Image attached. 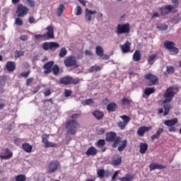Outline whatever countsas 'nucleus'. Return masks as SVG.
Here are the masks:
<instances>
[{
  "label": "nucleus",
  "mask_w": 181,
  "mask_h": 181,
  "mask_svg": "<svg viewBox=\"0 0 181 181\" xmlns=\"http://www.w3.org/2000/svg\"><path fill=\"white\" fill-rule=\"evenodd\" d=\"M67 134L71 135H76L77 133V128H80V124L76 120H69L66 124Z\"/></svg>",
  "instance_id": "1"
},
{
  "label": "nucleus",
  "mask_w": 181,
  "mask_h": 181,
  "mask_svg": "<svg viewBox=\"0 0 181 181\" xmlns=\"http://www.w3.org/2000/svg\"><path fill=\"white\" fill-rule=\"evenodd\" d=\"M131 28L129 23H119L117 25L116 33L117 35H124V33H129Z\"/></svg>",
  "instance_id": "2"
},
{
  "label": "nucleus",
  "mask_w": 181,
  "mask_h": 181,
  "mask_svg": "<svg viewBox=\"0 0 181 181\" xmlns=\"http://www.w3.org/2000/svg\"><path fill=\"white\" fill-rule=\"evenodd\" d=\"M64 64L66 67H73V66H77V61L76 60V57L70 56L66 57L64 61Z\"/></svg>",
  "instance_id": "3"
},
{
  "label": "nucleus",
  "mask_w": 181,
  "mask_h": 181,
  "mask_svg": "<svg viewBox=\"0 0 181 181\" xmlns=\"http://www.w3.org/2000/svg\"><path fill=\"white\" fill-rule=\"evenodd\" d=\"M29 12V8L28 7L24 6L22 4H20L17 6V13L18 18H22L25 16V15H28V13Z\"/></svg>",
  "instance_id": "4"
},
{
  "label": "nucleus",
  "mask_w": 181,
  "mask_h": 181,
  "mask_svg": "<svg viewBox=\"0 0 181 181\" xmlns=\"http://www.w3.org/2000/svg\"><path fill=\"white\" fill-rule=\"evenodd\" d=\"M144 78L148 80V86H155L158 81V78L152 74H147L144 76Z\"/></svg>",
  "instance_id": "5"
},
{
  "label": "nucleus",
  "mask_w": 181,
  "mask_h": 181,
  "mask_svg": "<svg viewBox=\"0 0 181 181\" xmlns=\"http://www.w3.org/2000/svg\"><path fill=\"white\" fill-rule=\"evenodd\" d=\"M97 11H92L88 8L85 10V22L90 23L93 19V15H95Z\"/></svg>",
  "instance_id": "6"
},
{
  "label": "nucleus",
  "mask_w": 181,
  "mask_h": 181,
  "mask_svg": "<svg viewBox=\"0 0 181 181\" xmlns=\"http://www.w3.org/2000/svg\"><path fill=\"white\" fill-rule=\"evenodd\" d=\"M47 30V33L44 34L46 40H50V39H54V31L53 27L48 26L46 28Z\"/></svg>",
  "instance_id": "7"
},
{
  "label": "nucleus",
  "mask_w": 181,
  "mask_h": 181,
  "mask_svg": "<svg viewBox=\"0 0 181 181\" xmlns=\"http://www.w3.org/2000/svg\"><path fill=\"white\" fill-rule=\"evenodd\" d=\"M173 9H175V7L172 5H168L165 6L164 7H161L159 8V11L161 13V15L165 16V15H168V13H170V12H172V11H173Z\"/></svg>",
  "instance_id": "8"
},
{
  "label": "nucleus",
  "mask_w": 181,
  "mask_h": 181,
  "mask_svg": "<svg viewBox=\"0 0 181 181\" xmlns=\"http://www.w3.org/2000/svg\"><path fill=\"white\" fill-rule=\"evenodd\" d=\"M54 64V62L53 61H50L45 64L43 66V69H45L44 74H46V75L50 74V73H52V69Z\"/></svg>",
  "instance_id": "9"
},
{
  "label": "nucleus",
  "mask_w": 181,
  "mask_h": 181,
  "mask_svg": "<svg viewBox=\"0 0 181 181\" xmlns=\"http://www.w3.org/2000/svg\"><path fill=\"white\" fill-rule=\"evenodd\" d=\"M59 168V163L57 160L51 161L48 166L47 172L49 173H53V172H56Z\"/></svg>",
  "instance_id": "10"
},
{
  "label": "nucleus",
  "mask_w": 181,
  "mask_h": 181,
  "mask_svg": "<svg viewBox=\"0 0 181 181\" xmlns=\"http://www.w3.org/2000/svg\"><path fill=\"white\" fill-rule=\"evenodd\" d=\"M13 156V153L9 148L4 149V154H0V158L7 160V159H11Z\"/></svg>",
  "instance_id": "11"
},
{
  "label": "nucleus",
  "mask_w": 181,
  "mask_h": 181,
  "mask_svg": "<svg viewBox=\"0 0 181 181\" xmlns=\"http://www.w3.org/2000/svg\"><path fill=\"white\" fill-rule=\"evenodd\" d=\"M175 95L176 93L175 92L173 87H170L166 90L164 97L165 98H171L173 100V97H175Z\"/></svg>",
  "instance_id": "12"
},
{
  "label": "nucleus",
  "mask_w": 181,
  "mask_h": 181,
  "mask_svg": "<svg viewBox=\"0 0 181 181\" xmlns=\"http://www.w3.org/2000/svg\"><path fill=\"white\" fill-rule=\"evenodd\" d=\"M165 168H166V166L158 163H153L149 165L150 170H155L156 169H158V170H162V169Z\"/></svg>",
  "instance_id": "13"
},
{
  "label": "nucleus",
  "mask_w": 181,
  "mask_h": 181,
  "mask_svg": "<svg viewBox=\"0 0 181 181\" xmlns=\"http://www.w3.org/2000/svg\"><path fill=\"white\" fill-rule=\"evenodd\" d=\"M120 47L122 53H128V52L131 50V42L127 41L124 45H121Z\"/></svg>",
  "instance_id": "14"
},
{
  "label": "nucleus",
  "mask_w": 181,
  "mask_h": 181,
  "mask_svg": "<svg viewBox=\"0 0 181 181\" xmlns=\"http://www.w3.org/2000/svg\"><path fill=\"white\" fill-rule=\"evenodd\" d=\"M149 130H151V127L143 126L139 128L137 130V134L139 136H143L144 134H145V132H148Z\"/></svg>",
  "instance_id": "15"
},
{
  "label": "nucleus",
  "mask_w": 181,
  "mask_h": 181,
  "mask_svg": "<svg viewBox=\"0 0 181 181\" xmlns=\"http://www.w3.org/2000/svg\"><path fill=\"white\" fill-rule=\"evenodd\" d=\"M71 76H65L59 80V83L64 86H69V84H71Z\"/></svg>",
  "instance_id": "16"
},
{
  "label": "nucleus",
  "mask_w": 181,
  "mask_h": 181,
  "mask_svg": "<svg viewBox=\"0 0 181 181\" xmlns=\"http://www.w3.org/2000/svg\"><path fill=\"white\" fill-rule=\"evenodd\" d=\"M117 138V134L115 132H110L106 135V141L107 142H112L114 139Z\"/></svg>",
  "instance_id": "17"
},
{
  "label": "nucleus",
  "mask_w": 181,
  "mask_h": 181,
  "mask_svg": "<svg viewBox=\"0 0 181 181\" xmlns=\"http://www.w3.org/2000/svg\"><path fill=\"white\" fill-rule=\"evenodd\" d=\"M6 69L8 71H13L16 69V64L12 61H9L6 64Z\"/></svg>",
  "instance_id": "18"
},
{
  "label": "nucleus",
  "mask_w": 181,
  "mask_h": 181,
  "mask_svg": "<svg viewBox=\"0 0 181 181\" xmlns=\"http://www.w3.org/2000/svg\"><path fill=\"white\" fill-rule=\"evenodd\" d=\"M86 155L87 156H94L95 155H97V148L94 146H91L86 151Z\"/></svg>",
  "instance_id": "19"
},
{
  "label": "nucleus",
  "mask_w": 181,
  "mask_h": 181,
  "mask_svg": "<svg viewBox=\"0 0 181 181\" xmlns=\"http://www.w3.org/2000/svg\"><path fill=\"white\" fill-rule=\"evenodd\" d=\"M177 122H179V120H177V118H174L173 119L165 120L164 122V124L167 127H173V126L176 125V124H177Z\"/></svg>",
  "instance_id": "20"
},
{
  "label": "nucleus",
  "mask_w": 181,
  "mask_h": 181,
  "mask_svg": "<svg viewBox=\"0 0 181 181\" xmlns=\"http://www.w3.org/2000/svg\"><path fill=\"white\" fill-rule=\"evenodd\" d=\"M92 114L98 120L103 119V118H104V113L100 110H95L93 112Z\"/></svg>",
  "instance_id": "21"
},
{
  "label": "nucleus",
  "mask_w": 181,
  "mask_h": 181,
  "mask_svg": "<svg viewBox=\"0 0 181 181\" xmlns=\"http://www.w3.org/2000/svg\"><path fill=\"white\" fill-rule=\"evenodd\" d=\"M161 134H163V128H159L156 134H153L151 136L152 141H155V139H158V138L160 136Z\"/></svg>",
  "instance_id": "22"
},
{
  "label": "nucleus",
  "mask_w": 181,
  "mask_h": 181,
  "mask_svg": "<svg viewBox=\"0 0 181 181\" xmlns=\"http://www.w3.org/2000/svg\"><path fill=\"white\" fill-rule=\"evenodd\" d=\"M163 45H164V47H165V49H168V50H170L173 47H175V42L172 41H168V40L165 41L163 42Z\"/></svg>",
  "instance_id": "23"
},
{
  "label": "nucleus",
  "mask_w": 181,
  "mask_h": 181,
  "mask_svg": "<svg viewBox=\"0 0 181 181\" xmlns=\"http://www.w3.org/2000/svg\"><path fill=\"white\" fill-rule=\"evenodd\" d=\"M146 151H148V144L146 143H141L140 144V153H146Z\"/></svg>",
  "instance_id": "24"
},
{
  "label": "nucleus",
  "mask_w": 181,
  "mask_h": 181,
  "mask_svg": "<svg viewBox=\"0 0 181 181\" xmlns=\"http://www.w3.org/2000/svg\"><path fill=\"white\" fill-rule=\"evenodd\" d=\"M95 53L99 57H103V56H104V49H103V47L97 46L95 47Z\"/></svg>",
  "instance_id": "25"
},
{
  "label": "nucleus",
  "mask_w": 181,
  "mask_h": 181,
  "mask_svg": "<svg viewBox=\"0 0 181 181\" xmlns=\"http://www.w3.org/2000/svg\"><path fill=\"white\" fill-rule=\"evenodd\" d=\"M127 144H128V141H127V139L123 140L122 141V144L117 148V150L119 151V152H122L125 149V148H127Z\"/></svg>",
  "instance_id": "26"
},
{
  "label": "nucleus",
  "mask_w": 181,
  "mask_h": 181,
  "mask_svg": "<svg viewBox=\"0 0 181 181\" xmlns=\"http://www.w3.org/2000/svg\"><path fill=\"white\" fill-rule=\"evenodd\" d=\"M120 181H132L134 180V176L129 174H127L124 177L119 178Z\"/></svg>",
  "instance_id": "27"
},
{
  "label": "nucleus",
  "mask_w": 181,
  "mask_h": 181,
  "mask_svg": "<svg viewBox=\"0 0 181 181\" xmlns=\"http://www.w3.org/2000/svg\"><path fill=\"white\" fill-rule=\"evenodd\" d=\"M133 59L134 62H139L141 60V52L139 50H136L133 54Z\"/></svg>",
  "instance_id": "28"
},
{
  "label": "nucleus",
  "mask_w": 181,
  "mask_h": 181,
  "mask_svg": "<svg viewBox=\"0 0 181 181\" xmlns=\"http://www.w3.org/2000/svg\"><path fill=\"white\" fill-rule=\"evenodd\" d=\"M107 111H110V112H114L115 110H117V104L115 103H110L107 106Z\"/></svg>",
  "instance_id": "29"
},
{
  "label": "nucleus",
  "mask_w": 181,
  "mask_h": 181,
  "mask_svg": "<svg viewBox=\"0 0 181 181\" xmlns=\"http://www.w3.org/2000/svg\"><path fill=\"white\" fill-rule=\"evenodd\" d=\"M122 159V157H121L120 156H117V158H115L112 160V165H114L115 166H118V165L121 164Z\"/></svg>",
  "instance_id": "30"
},
{
  "label": "nucleus",
  "mask_w": 181,
  "mask_h": 181,
  "mask_svg": "<svg viewBox=\"0 0 181 181\" xmlns=\"http://www.w3.org/2000/svg\"><path fill=\"white\" fill-rule=\"evenodd\" d=\"M22 148L25 152H32V146L28 143H25L22 145Z\"/></svg>",
  "instance_id": "31"
},
{
  "label": "nucleus",
  "mask_w": 181,
  "mask_h": 181,
  "mask_svg": "<svg viewBox=\"0 0 181 181\" xmlns=\"http://www.w3.org/2000/svg\"><path fill=\"white\" fill-rule=\"evenodd\" d=\"M158 57V54H153L148 59V64H153L155 62V59Z\"/></svg>",
  "instance_id": "32"
},
{
  "label": "nucleus",
  "mask_w": 181,
  "mask_h": 181,
  "mask_svg": "<svg viewBox=\"0 0 181 181\" xmlns=\"http://www.w3.org/2000/svg\"><path fill=\"white\" fill-rule=\"evenodd\" d=\"M180 21H181V14L178 13L171 20V22L172 23H179Z\"/></svg>",
  "instance_id": "33"
},
{
  "label": "nucleus",
  "mask_w": 181,
  "mask_h": 181,
  "mask_svg": "<svg viewBox=\"0 0 181 181\" xmlns=\"http://www.w3.org/2000/svg\"><path fill=\"white\" fill-rule=\"evenodd\" d=\"M64 4H60L59 7L57 8V15L58 16H61L63 14V12L64 11Z\"/></svg>",
  "instance_id": "34"
},
{
  "label": "nucleus",
  "mask_w": 181,
  "mask_h": 181,
  "mask_svg": "<svg viewBox=\"0 0 181 181\" xmlns=\"http://www.w3.org/2000/svg\"><path fill=\"white\" fill-rule=\"evenodd\" d=\"M97 175L98 177H100V179H104L105 176V170L104 169H99L98 170Z\"/></svg>",
  "instance_id": "35"
},
{
  "label": "nucleus",
  "mask_w": 181,
  "mask_h": 181,
  "mask_svg": "<svg viewBox=\"0 0 181 181\" xmlns=\"http://www.w3.org/2000/svg\"><path fill=\"white\" fill-rule=\"evenodd\" d=\"M119 144H121V139L118 136L113 140V144L112 145V148H117Z\"/></svg>",
  "instance_id": "36"
},
{
  "label": "nucleus",
  "mask_w": 181,
  "mask_h": 181,
  "mask_svg": "<svg viewBox=\"0 0 181 181\" xmlns=\"http://www.w3.org/2000/svg\"><path fill=\"white\" fill-rule=\"evenodd\" d=\"M60 47V45L57 42H49V49L53 50V49H57Z\"/></svg>",
  "instance_id": "37"
},
{
  "label": "nucleus",
  "mask_w": 181,
  "mask_h": 181,
  "mask_svg": "<svg viewBox=\"0 0 181 181\" xmlns=\"http://www.w3.org/2000/svg\"><path fill=\"white\" fill-rule=\"evenodd\" d=\"M169 53H170V54L175 56V54H177L179 53V49L175 47H173L169 50Z\"/></svg>",
  "instance_id": "38"
},
{
  "label": "nucleus",
  "mask_w": 181,
  "mask_h": 181,
  "mask_svg": "<svg viewBox=\"0 0 181 181\" xmlns=\"http://www.w3.org/2000/svg\"><path fill=\"white\" fill-rule=\"evenodd\" d=\"M155 93V89L153 88H147L144 90V94L146 95H151V94H153Z\"/></svg>",
  "instance_id": "39"
},
{
  "label": "nucleus",
  "mask_w": 181,
  "mask_h": 181,
  "mask_svg": "<svg viewBox=\"0 0 181 181\" xmlns=\"http://www.w3.org/2000/svg\"><path fill=\"white\" fill-rule=\"evenodd\" d=\"M52 71H53V74H54V76H57V74H59V72L60 71V68H59V65L55 64L52 67Z\"/></svg>",
  "instance_id": "40"
},
{
  "label": "nucleus",
  "mask_w": 181,
  "mask_h": 181,
  "mask_svg": "<svg viewBox=\"0 0 181 181\" xmlns=\"http://www.w3.org/2000/svg\"><path fill=\"white\" fill-rule=\"evenodd\" d=\"M131 103H132V100L128 99L127 98H124L122 100V104L123 105H131Z\"/></svg>",
  "instance_id": "41"
},
{
  "label": "nucleus",
  "mask_w": 181,
  "mask_h": 181,
  "mask_svg": "<svg viewBox=\"0 0 181 181\" xmlns=\"http://www.w3.org/2000/svg\"><path fill=\"white\" fill-rule=\"evenodd\" d=\"M66 54H67V49H66L64 47L62 48L59 53V57H64Z\"/></svg>",
  "instance_id": "42"
},
{
  "label": "nucleus",
  "mask_w": 181,
  "mask_h": 181,
  "mask_svg": "<svg viewBox=\"0 0 181 181\" xmlns=\"http://www.w3.org/2000/svg\"><path fill=\"white\" fill-rule=\"evenodd\" d=\"M120 118L124 121L123 122L127 125L128 124V122L131 121V118L127 115L120 116Z\"/></svg>",
  "instance_id": "43"
},
{
  "label": "nucleus",
  "mask_w": 181,
  "mask_h": 181,
  "mask_svg": "<svg viewBox=\"0 0 181 181\" xmlns=\"http://www.w3.org/2000/svg\"><path fill=\"white\" fill-rule=\"evenodd\" d=\"M16 181H26V176L25 175H18L16 177Z\"/></svg>",
  "instance_id": "44"
},
{
  "label": "nucleus",
  "mask_w": 181,
  "mask_h": 181,
  "mask_svg": "<svg viewBox=\"0 0 181 181\" xmlns=\"http://www.w3.org/2000/svg\"><path fill=\"white\" fill-rule=\"evenodd\" d=\"M168 25L166 24H160L157 25V29H158V30H168Z\"/></svg>",
  "instance_id": "45"
},
{
  "label": "nucleus",
  "mask_w": 181,
  "mask_h": 181,
  "mask_svg": "<svg viewBox=\"0 0 181 181\" xmlns=\"http://www.w3.org/2000/svg\"><path fill=\"white\" fill-rule=\"evenodd\" d=\"M45 148H54L56 147V144L50 141L46 142L45 144Z\"/></svg>",
  "instance_id": "46"
},
{
  "label": "nucleus",
  "mask_w": 181,
  "mask_h": 181,
  "mask_svg": "<svg viewBox=\"0 0 181 181\" xmlns=\"http://www.w3.org/2000/svg\"><path fill=\"white\" fill-rule=\"evenodd\" d=\"M75 15L76 16H78V15H81L83 13V10L81 9V7L80 6H77L75 8Z\"/></svg>",
  "instance_id": "47"
},
{
  "label": "nucleus",
  "mask_w": 181,
  "mask_h": 181,
  "mask_svg": "<svg viewBox=\"0 0 181 181\" xmlns=\"http://www.w3.org/2000/svg\"><path fill=\"white\" fill-rule=\"evenodd\" d=\"M49 134H44L42 136V143L44 144V145L46 144V142L49 141Z\"/></svg>",
  "instance_id": "48"
},
{
  "label": "nucleus",
  "mask_w": 181,
  "mask_h": 181,
  "mask_svg": "<svg viewBox=\"0 0 181 181\" xmlns=\"http://www.w3.org/2000/svg\"><path fill=\"white\" fill-rule=\"evenodd\" d=\"M23 54H25V52H23V51L16 50L15 52L14 57L16 59H18V57H21L23 56Z\"/></svg>",
  "instance_id": "49"
},
{
  "label": "nucleus",
  "mask_w": 181,
  "mask_h": 181,
  "mask_svg": "<svg viewBox=\"0 0 181 181\" xmlns=\"http://www.w3.org/2000/svg\"><path fill=\"white\" fill-rule=\"evenodd\" d=\"M105 145V140L104 139H100L97 142V146L98 148H103Z\"/></svg>",
  "instance_id": "50"
},
{
  "label": "nucleus",
  "mask_w": 181,
  "mask_h": 181,
  "mask_svg": "<svg viewBox=\"0 0 181 181\" xmlns=\"http://www.w3.org/2000/svg\"><path fill=\"white\" fill-rule=\"evenodd\" d=\"M42 49L46 51L49 50V49H50V42H44L42 44Z\"/></svg>",
  "instance_id": "51"
},
{
  "label": "nucleus",
  "mask_w": 181,
  "mask_h": 181,
  "mask_svg": "<svg viewBox=\"0 0 181 181\" xmlns=\"http://www.w3.org/2000/svg\"><path fill=\"white\" fill-rule=\"evenodd\" d=\"M169 110H170V105H164V116L168 115L169 114Z\"/></svg>",
  "instance_id": "52"
},
{
  "label": "nucleus",
  "mask_w": 181,
  "mask_h": 181,
  "mask_svg": "<svg viewBox=\"0 0 181 181\" xmlns=\"http://www.w3.org/2000/svg\"><path fill=\"white\" fill-rule=\"evenodd\" d=\"M15 23H16V25H17L18 26H22V25H23V21H22V18H16Z\"/></svg>",
  "instance_id": "53"
},
{
  "label": "nucleus",
  "mask_w": 181,
  "mask_h": 181,
  "mask_svg": "<svg viewBox=\"0 0 181 181\" xmlns=\"http://www.w3.org/2000/svg\"><path fill=\"white\" fill-rule=\"evenodd\" d=\"M167 73H168V74H173V73H175V68L172 66H167Z\"/></svg>",
  "instance_id": "54"
},
{
  "label": "nucleus",
  "mask_w": 181,
  "mask_h": 181,
  "mask_svg": "<svg viewBox=\"0 0 181 181\" xmlns=\"http://www.w3.org/2000/svg\"><path fill=\"white\" fill-rule=\"evenodd\" d=\"M117 125L119 128H120V129H125V127H127V123H124V122H119Z\"/></svg>",
  "instance_id": "55"
},
{
  "label": "nucleus",
  "mask_w": 181,
  "mask_h": 181,
  "mask_svg": "<svg viewBox=\"0 0 181 181\" xmlns=\"http://www.w3.org/2000/svg\"><path fill=\"white\" fill-rule=\"evenodd\" d=\"M26 2L28 6H30L31 8H35V0H26Z\"/></svg>",
  "instance_id": "56"
},
{
  "label": "nucleus",
  "mask_w": 181,
  "mask_h": 181,
  "mask_svg": "<svg viewBox=\"0 0 181 181\" xmlns=\"http://www.w3.org/2000/svg\"><path fill=\"white\" fill-rule=\"evenodd\" d=\"M78 83H80V79L78 78H73V77H71V84H78Z\"/></svg>",
  "instance_id": "57"
},
{
  "label": "nucleus",
  "mask_w": 181,
  "mask_h": 181,
  "mask_svg": "<svg viewBox=\"0 0 181 181\" xmlns=\"http://www.w3.org/2000/svg\"><path fill=\"white\" fill-rule=\"evenodd\" d=\"M35 39H37V40L42 39V40H46L45 37V34L44 35H40V34L35 35Z\"/></svg>",
  "instance_id": "58"
},
{
  "label": "nucleus",
  "mask_w": 181,
  "mask_h": 181,
  "mask_svg": "<svg viewBox=\"0 0 181 181\" xmlns=\"http://www.w3.org/2000/svg\"><path fill=\"white\" fill-rule=\"evenodd\" d=\"M6 103L5 100L0 99V110H4L5 107Z\"/></svg>",
  "instance_id": "59"
},
{
  "label": "nucleus",
  "mask_w": 181,
  "mask_h": 181,
  "mask_svg": "<svg viewBox=\"0 0 181 181\" xmlns=\"http://www.w3.org/2000/svg\"><path fill=\"white\" fill-rule=\"evenodd\" d=\"M94 103V100L93 99H87L85 100L86 105H90V104H93Z\"/></svg>",
  "instance_id": "60"
},
{
  "label": "nucleus",
  "mask_w": 181,
  "mask_h": 181,
  "mask_svg": "<svg viewBox=\"0 0 181 181\" xmlns=\"http://www.w3.org/2000/svg\"><path fill=\"white\" fill-rule=\"evenodd\" d=\"M29 74H30V71H25V72H23L21 74V76L22 77H29Z\"/></svg>",
  "instance_id": "61"
},
{
  "label": "nucleus",
  "mask_w": 181,
  "mask_h": 181,
  "mask_svg": "<svg viewBox=\"0 0 181 181\" xmlns=\"http://www.w3.org/2000/svg\"><path fill=\"white\" fill-rule=\"evenodd\" d=\"M33 81V78H29L26 80V86H30L32 84V82Z\"/></svg>",
  "instance_id": "62"
},
{
  "label": "nucleus",
  "mask_w": 181,
  "mask_h": 181,
  "mask_svg": "<svg viewBox=\"0 0 181 181\" xmlns=\"http://www.w3.org/2000/svg\"><path fill=\"white\" fill-rule=\"evenodd\" d=\"M71 95V90H65V97H70Z\"/></svg>",
  "instance_id": "63"
},
{
  "label": "nucleus",
  "mask_w": 181,
  "mask_h": 181,
  "mask_svg": "<svg viewBox=\"0 0 181 181\" xmlns=\"http://www.w3.org/2000/svg\"><path fill=\"white\" fill-rule=\"evenodd\" d=\"M20 39H21V40H23V41L28 40V35H21V36L20 37Z\"/></svg>",
  "instance_id": "64"
}]
</instances>
